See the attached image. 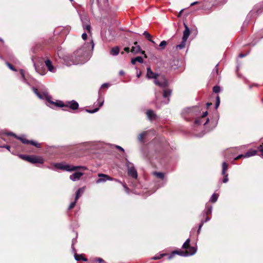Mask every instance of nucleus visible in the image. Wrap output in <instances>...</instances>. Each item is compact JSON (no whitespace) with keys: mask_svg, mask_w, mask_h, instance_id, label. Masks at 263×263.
Returning <instances> with one entry per match:
<instances>
[{"mask_svg":"<svg viewBox=\"0 0 263 263\" xmlns=\"http://www.w3.org/2000/svg\"><path fill=\"white\" fill-rule=\"evenodd\" d=\"M85 190V187H81L78 190L76 194V201H77L78 199L81 196L82 194L83 193Z\"/></svg>","mask_w":263,"mask_h":263,"instance_id":"nucleus-22","label":"nucleus"},{"mask_svg":"<svg viewBox=\"0 0 263 263\" xmlns=\"http://www.w3.org/2000/svg\"><path fill=\"white\" fill-rule=\"evenodd\" d=\"M197 109V108L195 107L185 109L183 112V116L184 118L186 120H188V118L186 116V115L193 116V115H194V113Z\"/></svg>","mask_w":263,"mask_h":263,"instance_id":"nucleus-12","label":"nucleus"},{"mask_svg":"<svg viewBox=\"0 0 263 263\" xmlns=\"http://www.w3.org/2000/svg\"><path fill=\"white\" fill-rule=\"evenodd\" d=\"M35 70L37 72H39L41 75H44L46 73V72L45 71V70L43 72H40L39 70V68H37L36 67H35Z\"/></svg>","mask_w":263,"mask_h":263,"instance_id":"nucleus-44","label":"nucleus"},{"mask_svg":"<svg viewBox=\"0 0 263 263\" xmlns=\"http://www.w3.org/2000/svg\"><path fill=\"white\" fill-rule=\"evenodd\" d=\"M146 76L148 79H154L155 84L163 89V97L166 100L161 101V103H160L159 97L160 96V95L156 92L155 96L156 107L157 108H160L163 104H168L170 102L169 97L171 96L172 91L171 89L166 88L168 86V82L167 80L163 77H161L157 79V77L158 76V74L153 72L150 67L147 68Z\"/></svg>","mask_w":263,"mask_h":263,"instance_id":"nucleus-2","label":"nucleus"},{"mask_svg":"<svg viewBox=\"0 0 263 263\" xmlns=\"http://www.w3.org/2000/svg\"><path fill=\"white\" fill-rule=\"evenodd\" d=\"M116 147L119 150L121 151V152H124V149L121 146H118V145H116Z\"/></svg>","mask_w":263,"mask_h":263,"instance_id":"nucleus-48","label":"nucleus"},{"mask_svg":"<svg viewBox=\"0 0 263 263\" xmlns=\"http://www.w3.org/2000/svg\"><path fill=\"white\" fill-rule=\"evenodd\" d=\"M124 74V72L123 70H121L119 72V74L120 76L123 75Z\"/></svg>","mask_w":263,"mask_h":263,"instance_id":"nucleus-57","label":"nucleus"},{"mask_svg":"<svg viewBox=\"0 0 263 263\" xmlns=\"http://www.w3.org/2000/svg\"><path fill=\"white\" fill-rule=\"evenodd\" d=\"M260 156L263 158V150H262L261 152H260Z\"/></svg>","mask_w":263,"mask_h":263,"instance_id":"nucleus-60","label":"nucleus"},{"mask_svg":"<svg viewBox=\"0 0 263 263\" xmlns=\"http://www.w3.org/2000/svg\"><path fill=\"white\" fill-rule=\"evenodd\" d=\"M146 115L147 118L150 120H153L155 119L156 117V114L152 110H148L146 111Z\"/></svg>","mask_w":263,"mask_h":263,"instance_id":"nucleus-21","label":"nucleus"},{"mask_svg":"<svg viewBox=\"0 0 263 263\" xmlns=\"http://www.w3.org/2000/svg\"><path fill=\"white\" fill-rule=\"evenodd\" d=\"M98 176L99 177H100V178L98 179V180H97V181H96V183H101V182H106L107 180H108V181H112V180H114V179L113 178H111L110 176H109L108 175H106V174H102V173H99V174H98ZM115 180L116 181L119 182L120 183L122 184L123 187L126 190V191L127 192H128L129 189L127 187V186L125 184L122 183L120 181H119L117 179H115Z\"/></svg>","mask_w":263,"mask_h":263,"instance_id":"nucleus-8","label":"nucleus"},{"mask_svg":"<svg viewBox=\"0 0 263 263\" xmlns=\"http://www.w3.org/2000/svg\"><path fill=\"white\" fill-rule=\"evenodd\" d=\"M242 157H245V154L244 155H243V154L239 155L237 157H236L235 158V160H238L239 159H240Z\"/></svg>","mask_w":263,"mask_h":263,"instance_id":"nucleus-46","label":"nucleus"},{"mask_svg":"<svg viewBox=\"0 0 263 263\" xmlns=\"http://www.w3.org/2000/svg\"><path fill=\"white\" fill-rule=\"evenodd\" d=\"M13 62L16 63V62H17V60L16 59H15V60L13 61Z\"/></svg>","mask_w":263,"mask_h":263,"instance_id":"nucleus-62","label":"nucleus"},{"mask_svg":"<svg viewBox=\"0 0 263 263\" xmlns=\"http://www.w3.org/2000/svg\"><path fill=\"white\" fill-rule=\"evenodd\" d=\"M76 202H77V201H76V199L74 200V201L73 202H72L69 205L68 210H71V209H73L74 207V206L76 205Z\"/></svg>","mask_w":263,"mask_h":263,"instance_id":"nucleus-40","label":"nucleus"},{"mask_svg":"<svg viewBox=\"0 0 263 263\" xmlns=\"http://www.w3.org/2000/svg\"><path fill=\"white\" fill-rule=\"evenodd\" d=\"M20 73L21 74L23 81H26V79H25V72H24V71L23 69H20Z\"/></svg>","mask_w":263,"mask_h":263,"instance_id":"nucleus-42","label":"nucleus"},{"mask_svg":"<svg viewBox=\"0 0 263 263\" xmlns=\"http://www.w3.org/2000/svg\"><path fill=\"white\" fill-rule=\"evenodd\" d=\"M97 3L98 4H99V0H96ZM95 3V0H89V4L90 6L91 9H92V6L93 4Z\"/></svg>","mask_w":263,"mask_h":263,"instance_id":"nucleus-41","label":"nucleus"},{"mask_svg":"<svg viewBox=\"0 0 263 263\" xmlns=\"http://www.w3.org/2000/svg\"><path fill=\"white\" fill-rule=\"evenodd\" d=\"M108 86H109V84L108 83H104L102 85L101 88H107L108 87Z\"/></svg>","mask_w":263,"mask_h":263,"instance_id":"nucleus-49","label":"nucleus"},{"mask_svg":"<svg viewBox=\"0 0 263 263\" xmlns=\"http://www.w3.org/2000/svg\"><path fill=\"white\" fill-rule=\"evenodd\" d=\"M3 135H6L8 136H12L14 137L15 138L19 139L21 141V142L24 144H31L32 145L35 146V147L37 148L41 147V144L37 143L34 141L32 140H28L26 139L25 138H23V137H18L15 134L13 133H4V131H1V136Z\"/></svg>","mask_w":263,"mask_h":263,"instance_id":"nucleus-5","label":"nucleus"},{"mask_svg":"<svg viewBox=\"0 0 263 263\" xmlns=\"http://www.w3.org/2000/svg\"><path fill=\"white\" fill-rule=\"evenodd\" d=\"M228 169V164L226 162L222 163V175L227 174V171Z\"/></svg>","mask_w":263,"mask_h":263,"instance_id":"nucleus-26","label":"nucleus"},{"mask_svg":"<svg viewBox=\"0 0 263 263\" xmlns=\"http://www.w3.org/2000/svg\"><path fill=\"white\" fill-rule=\"evenodd\" d=\"M119 48L118 47L112 48L110 51V54L112 55H117L119 54Z\"/></svg>","mask_w":263,"mask_h":263,"instance_id":"nucleus-28","label":"nucleus"},{"mask_svg":"<svg viewBox=\"0 0 263 263\" xmlns=\"http://www.w3.org/2000/svg\"><path fill=\"white\" fill-rule=\"evenodd\" d=\"M134 44L135 46L132 47L131 52L134 54H137L139 52H141L142 54L144 55L145 58H146L147 57L145 54V51L141 50V47L139 45H138V43L135 42H134Z\"/></svg>","mask_w":263,"mask_h":263,"instance_id":"nucleus-11","label":"nucleus"},{"mask_svg":"<svg viewBox=\"0 0 263 263\" xmlns=\"http://www.w3.org/2000/svg\"><path fill=\"white\" fill-rule=\"evenodd\" d=\"M32 90L34 93L41 99H45L49 104L51 105H54L58 107H66V102L65 103H63L61 101H59L58 102H53L51 100L52 97L48 93V91L46 90H45L41 92L37 91V89L35 87H32Z\"/></svg>","mask_w":263,"mask_h":263,"instance_id":"nucleus-3","label":"nucleus"},{"mask_svg":"<svg viewBox=\"0 0 263 263\" xmlns=\"http://www.w3.org/2000/svg\"><path fill=\"white\" fill-rule=\"evenodd\" d=\"M74 258L76 260L79 261V260H84L86 261L87 259L84 258L82 255H78L77 254H74Z\"/></svg>","mask_w":263,"mask_h":263,"instance_id":"nucleus-30","label":"nucleus"},{"mask_svg":"<svg viewBox=\"0 0 263 263\" xmlns=\"http://www.w3.org/2000/svg\"><path fill=\"white\" fill-rule=\"evenodd\" d=\"M124 50L126 52H128L129 51V47H125L124 48Z\"/></svg>","mask_w":263,"mask_h":263,"instance_id":"nucleus-54","label":"nucleus"},{"mask_svg":"<svg viewBox=\"0 0 263 263\" xmlns=\"http://www.w3.org/2000/svg\"><path fill=\"white\" fill-rule=\"evenodd\" d=\"M223 176H224V178L222 180V182L223 183H227L228 180H229V179H228V174H225V175H222Z\"/></svg>","mask_w":263,"mask_h":263,"instance_id":"nucleus-43","label":"nucleus"},{"mask_svg":"<svg viewBox=\"0 0 263 263\" xmlns=\"http://www.w3.org/2000/svg\"><path fill=\"white\" fill-rule=\"evenodd\" d=\"M87 35L86 33H85V32L83 33L82 35V38L84 40H86L87 39Z\"/></svg>","mask_w":263,"mask_h":263,"instance_id":"nucleus-45","label":"nucleus"},{"mask_svg":"<svg viewBox=\"0 0 263 263\" xmlns=\"http://www.w3.org/2000/svg\"><path fill=\"white\" fill-rule=\"evenodd\" d=\"M101 263H106L105 261H103V262H101Z\"/></svg>","mask_w":263,"mask_h":263,"instance_id":"nucleus-64","label":"nucleus"},{"mask_svg":"<svg viewBox=\"0 0 263 263\" xmlns=\"http://www.w3.org/2000/svg\"><path fill=\"white\" fill-rule=\"evenodd\" d=\"M247 55V54L240 53L239 55V57L240 58H242L245 57Z\"/></svg>","mask_w":263,"mask_h":263,"instance_id":"nucleus-50","label":"nucleus"},{"mask_svg":"<svg viewBox=\"0 0 263 263\" xmlns=\"http://www.w3.org/2000/svg\"><path fill=\"white\" fill-rule=\"evenodd\" d=\"M1 147H5V148H7V149H8V150H9V148H10V146H8V145L1 146Z\"/></svg>","mask_w":263,"mask_h":263,"instance_id":"nucleus-55","label":"nucleus"},{"mask_svg":"<svg viewBox=\"0 0 263 263\" xmlns=\"http://www.w3.org/2000/svg\"><path fill=\"white\" fill-rule=\"evenodd\" d=\"M164 183H163L161 185H159L158 188L163 186L164 185Z\"/></svg>","mask_w":263,"mask_h":263,"instance_id":"nucleus-61","label":"nucleus"},{"mask_svg":"<svg viewBox=\"0 0 263 263\" xmlns=\"http://www.w3.org/2000/svg\"><path fill=\"white\" fill-rule=\"evenodd\" d=\"M210 220V218L208 216H206L205 219L204 220H201L200 223L199 225L198 229L197 230L198 234H199L200 231L202 227L203 226L204 223L209 221Z\"/></svg>","mask_w":263,"mask_h":263,"instance_id":"nucleus-25","label":"nucleus"},{"mask_svg":"<svg viewBox=\"0 0 263 263\" xmlns=\"http://www.w3.org/2000/svg\"><path fill=\"white\" fill-rule=\"evenodd\" d=\"M153 174L157 177L161 179L162 180L163 179L164 174L163 173L155 172L153 173Z\"/></svg>","mask_w":263,"mask_h":263,"instance_id":"nucleus-31","label":"nucleus"},{"mask_svg":"<svg viewBox=\"0 0 263 263\" xmlns=\"http://www.w3.org/2000/svg\"><path fill=\"white\" fill-rule=\"evenodd\" d=\"M151 132V130H147L144 131L141 134H139L138 137V140L140 142H143L144 139L148 136V134Z\"/></svg>","mask_w":263,"mask_h":263,"instance_id":"nucleus-18","label":"nucleus"},{"mask_svg":"<svg viewBox=\"0 0 263 263\" xmlns=\"http://www.w3.org/2000/svg\"><path fill=\"white\" fill-rule=\"evenodd\" d=\"M45 64L49 71L52 73L56 72V68L53 65L51 61L49 59H47L45 61Z\"/></svg>","mask_w":263,"mask_h":263,"instance_id":"nucleus-14","label":"nucleus"},{"mask_svg":"<svg viewBox=\"0 0 263 263\" xmlns=\"http://www.w3.org/2000/svg\"><path fill=\"white\" fill-rule=\"evenodd\" d=\"M126 166L127 168L128 175L133 178L136 179L138 176L137 172L134 165L128 160H126Z\"/></svg>","mask_w":263,"mask_h":263,"instance_id":"nucleus-9","label":"nucleus"},{"mask_svg":"<svg viewBox=\"0 0 263 263\" xmlns=\"http://www.w3.org/2000/svg\"><path fill=\"white\" fill-rule=\"evenodd\" d=\"M165 254H157L155 256H154L152 259H154V260H157V259H160V258H161L163 256H164Z\"/></svg>","mask_w":263,"mask_h":263,"instance_id":"nucleus-35","label":"nucleus"},{"mask_svg":"<svg viewBox=\"0 0 263 263\" xmlns=\"http://www.w3.org/2000/svg\"><path fill=\"white\" fill-rule=\"evenodd\" d=\"M212 105V103H206V106L208 107H209L210 106H211Z\"/></svg>","mask_w":263,"mask_h":263,"instance_id":"nucleus-59","label":"nucleus"},{"mask_svg":"<svg viewBox=\"0 0 263 263\" xmlns=\"http://www.w3.org/2000/svg\"><path fill=\"white\" fill-rule=\"evenodd\" d=\"M218 195L216 194H213L211 197V201L213 203L215 202L218 199Z\"/></svg>","mask_w":263,"mask_h":263,"instance_id":"nucleus-32","label":"nucleus"},{"mask_svg":"<svg viewBox=\"0 0 263 263\" xmlns=\"http://www.w3.org/2000/svg\"><path fill=\"white\" fill-rule=\"evenodd\" d=\"M257 152V150L250 149L245 154V158H248L256 155Z\"/></svg>","mask_w":263,"mask_h":263,"instance_id":"nucleus-23","label":"nucleus"},{"mask_svg":"<svg viewBox=\"0 0 263 263\" xmlns=\"http://www.w3.org/2000/svg\"><path fill=\"white\" fill-rule=\"evenodd\" d=\"M66 107H69L72 110L77 109L79 107V104L74 100L66 102Z\"/></svg>","mask_w":263,"mask_h":263,"instance_id":"nucleus-15","label":"nucleus"},{"mask_svg":"<svg viewBox=\"0 0 263 263\" xmlns=\"http://www.w3.org/2000/svg\"><path fill=\"white\" fill-rule=\"evenodd\" d=\"M76 240H74V239H73L72 240V249L73 250L74 249H73V245H74V243H76Z\"/></svg>","mask_w":263,"mask_h":263,"instance_id":"nucleus-53","label":"nucleus"},{"mask_svg":"<svg viewBox=\"0 0 263 263\" xmlns=\"http://www.w3.org/2000/svg\"><path fill=\"white\" fill-rule=\"evenodd\" d=\"M196 252H197V248L196 247H190V252H188V251H183L176 250V251H174L172 252V254H171L168 256V259H172L175 254H177V255H179L182 256H191V255L195 254L196 253Z\"/></svg>","mask_w":263,"mask_h":263,"instance_id":"nucleus-6","label":"nucleus"},{"mask_svg":"<svg viewBox=\"0 0 263 263\" xmlns=\"http://www.w3.org/2000/svg\"><path fill=\"white\" fill-rule=\"evenodd\" d=\"M97 261H99L100 263L103 262L104 261L102 258H98L96 259Z\"/></svg>","mask_w":263,"mask_h":263,"instance_id":"nucleus-51","label":"nucleus"},{"mask_svg":"<svg viewBox=\"0 0 263 263\" xmlns=\"http://www.w3.org/2000/svg\"><path fill=\"white\" fill-rule=\"evenodd\" d=\"M70 2H73V0H69Z\"/></svg>","mask_w":263,"mask_h":263,"instance_id":"nucleus-63","label":"nucleus"},{"mask_svg":"<svg viewBox=\"0 0 263 263\" xmlns=\"http://www.w3.org/2000/svg\"><path fill=\"white\" fill-rule=\"evenodd\" d=\"M30 157L29 156L25 155H20L19 157L22 159L23 160H26L28 162H29Z\"/></svg>","mask_w":263,"mask_h":263,"instance_id":"nucleus-33","label":"nucleus"},{"mask_svg":"<svg viewBox=\"0 0 263 263\" xmlns=\"http://www.w3.org/2000/svg\"><path fill=\"white\" fill-rule=\"evenodd\" d=\"M257 149H258V151L259 152H261L262 150H263V144H261L258 147H257Z\"/></svg>","mask_w":263,"mask_h":263,"instance_id":"nucleus-47","label":"nucleus"},{"mask_svg":"<svg viewBox=\"0 0 263 263\" xmlns=\"http://www.w3.org/2000/svg\"><path fill=\"white\" fill-rule=\"evenodd\" d=\"M98 104L99 106L98 107L95 108L93 109H86V111L88 113H90V114H93V113L97 112L99 110V108L103 105L104 99H103V98H102L101 97H99L98 98Z\"/></svg>","mask_w":263,"mask_h":263,"instance_id":"nucleus-13","label":"nucleus"},{"mask_svg":"<svg viewBox=\"0 0 263 263\" xmlns=\"http://www.w3.org/2000/svg\"><path fill=\"white\" fill-rule=\"evenodd\" d=\"M187 40H184V39H182V42L181 43L176 46L177 49H182L184 48L185 46L186 42Z\"/></svg>","mask_w":263,"mask_h":263,"instance_id":"nucleus-29","label":"nucleus"},{"mask_svg":"<svg viewBox=\"0 0 263 263\" xmlns=\"http://www.w3.org/2000/svg\"><path fill=\"white\" fill-rule=\"evenodd\" d=\"M6 65L12 71H16V69L12 66V64H10L8 62H5Z\"/></svg>","mask_w":263,"mask_h":263,"instance_id":"nucleus-36","label":"nucleus"},{"mask_svg":"<svg viewBox=\"0 0 263 263\" xmlns=\"http://www.w3.org/2000/svg\"><path fill=\"white\" fill-rule=\"evenodd\" d=\"M83 175V173L81 172H76L69 177V178L73 181H76L80 179V178Z\"/></svg>","mask_w":263,"mask_h":263,"instance_id":"nucleus-17","label":"nucleus"},{"mask_svg":"<svg viewBox=\"0 0 263 263\" xmlns=\"http://www.w3.org/2000/svg\"><path fill=\"white\" fill-rule=\"evenodd\" d=\"M29 162L32 163L42 164L44 163V160L41 157L32 156L30 157Z\"/></svg>","mask_w":263,"mask_h":263,"instance_id":"nucleus-16","label":"nucleus"},{"mask_svg":"<svg viewBox=\"0 0 263 263\" xmlns=\"http://www.w3.org/2000/svg\"><path fill=\"white\" fill-rule=\"evenodd\" d=\"M141 74V72L140 71H139V72L137 73V77L138 78H140Z\"/></svg>","mask_w":263,"mask_h":263,"instance_id":"nucleus-56","label":"nucleus"},{"mask_svg":"<svg viewBox=\"0 0 263 263\" xmlns=\"http://www.w3.org/2000/svg\"><path fill=\"white\" fill-rule=\"evenodd\" d=\"M217 67H218V64H217V65L215 66V68H214V70H215V71H216V73H217V74H218V68H217Z\"/></svg>","mask_w":263,"mask_h":263,"instance_id":"nucleus-52","label":"nucleus"},{"mask_svg":"<svg viewBox=\"0 0 263 263\" xmlns=\"http://www.w3.org/2000/svg\"><path fill=\"white\" fill-rule=\"evenodd\" d=\"M167 45V42L165 41H162L160 42L159 44V47L161 49H163L165 48L166 45Z\"/></svg>","mask_w":263,"mask_h":263,"instance_id":"nucleus-34","label":"nucleus"},{"mask_svg":"<svg viewBox=\"0 0 263 263\" xmlns=\"http://www.w3.org/2000/svg\"><path fill=\"white\" fill-rule=\"evenodd\" d=\"M80 17L84 30L90 33L91 31V26L88 15L85 13H83L80 14Z\"/></svg>","mask_w":263,"mask_h":263,"instance_id":"nucleus-7","label":"nucleus"},{"mask_svg":"<svg viewBox=\"0 0 263 263\" xmlns=\"http://www.w3.org/2000/svg\"><path fill=\"white\" fill-rule=\"evenodd\" d=\"M190 239L189 238H188L186 240V241L184 242V243L182 245V248L184 249H187L188 252H190V248L191 247L190 246Z\"/></svg>","mask_w":263,"mask_h":263,"instance_id":"nucleus-27","label":"nucleus"},{"mask_svg":"<svg viewBox=\"0 0 263 263\" xmlns=\"http://www.w3.org/2000/svg\"><path fill=\"white\" fill-rule=\"evenodd\" d=\"M208 111H205L202 113V115L201 117L197 118L196 119L195 121V124L196 125H199L203 123V125H205L209 121V118H206V116L208 115Z\"/></svg>","mask_w":263,"mask_h":263,"instance_id":"nucleus-10","label":"nucleus"},{"mask_svg":"<svg viewBox=\"0 0 263 263\" xmlns=\"http://www.w3.org/2000/svg\"><path fill=\"white\" fill-rule=\"evenodd\" d=\"M184 26L185 28V30L183 31L182 39H184V40H187L190 35V31L189 27L187 26V25L185 23H184Z\"/></svg>","mask_w":263,"mask_h":263,"instance_id":"nucleus-20","label":"nucleus"},{"mask_svg":"<svg viewBox=\"0 0 263 263\" xmlns=\"http://www.w3.org/2000/svg\"><path fill=\"white\" fill-rule=\"evenodd\" d=\"M53 165L57 170H61L67 172H72L79 169H81L84 171L87 169V167L84 166H73L66 164L64 162L55 163H53Z\"/></svg>","mask_w":263,"mask_h":263,"instance_id":"nucleus-4","label":"nucleus"},{"mask_svg":"<svg viewBox=\"0 0 263 263\" xmlns=\"http://www.w3.org/2000/svg\"><path fill=\"white\" fill-rule=\"evenodd\" d=\"M149 41L153 43L154 45H156V43L152 39L151 40H149Z\"/></svg>","mask_w":263,"mask_h":263,"instance_id":"nucleus-58","label":"nucleus"},{"mask_svg":"<svg viewBox=\"0 0 263 263\" xmlns=\"http://www.w3.org/2000/svg\"><path fill=\"white\" fill-rule=\"evenodd\" d=\"M74 51L70 56H66L64 59L67 65L83 64L88 60L93 49L94 43L92 39Z\"/></svg>","mask_w":263,"mask_h":263,"instance_id":"nucleus-1","label":"nucleus"},{"mask_svg":"<svg viewBox=\"0 0 263 263\" xmlns=\"http://www.w3.org/2000/svg\"><path fill=\"white\" fill-rule=\"evenodd\" d=\"M143 34L147 39L148 41L151 40L152 39V35L147 32L144 31Z\"/></svg>","mask_w":263,"mask_h":263,"instance_id":"nucleus-37","label":"nucleus"},{"mask_svg":"<svg viewBox=\"0 0 263 263\" xmlns=\"http://www.w3.org/2000/svg\"><path fill=\"white\" fill-rule=\"evenodd\" d=\"M143 62V59L141 57H137L135 58H133L131 60V63L132 64L135 65L136 62H139L140 63H142Z\"/></svg>","mask_w":263,"mask_h":263,"instance_id":"nucleus-24","label":"nucleus"},{"mask_svg":"<svg viewBox=\"0 0 263 263\" xmlns=\"http://www.w3.org/2000/svg\"><path fill=\"white\" fill-rule=\"evenodd\" d=\"M212 206L210 205L209 204H206L205 205V209L204 211L202 212V215L203 216L205 215L208 216L209 215H211L212 212Z\"/></svg>","mask_w":263,"mask_h":263,"instance_id":"nucleus-19","label":"nucleus"},{"mask_svg":"<svg viewBox=\"0 0 263 263\" xmlns=\"http://www.w3.org/2000/svg\"><path fill=\"white\" fill-rule=\"evenodd\" d=\"M220 104V98L218 96L216 97V102L215 104V108H217Z\"/></svg>","mask_w":263,"mask_h":263,"instance_id":"nucleus-39","label":"nucleus"},{"mask_svg":"<svg viewBox=\"0 0 263 263\" xmlns=\"http://www.w3.org/2000/svg\"><path fill=\"white\" fill-rule=\"evenodd\" d=\"M213 90L215 93H218L220 91V88L219 86H215L213 87Z\"/></svg>","mask_w":263,"mask_h":263,"instance_id":"nucleus-38","label":"nucleus"}]
</instances>
